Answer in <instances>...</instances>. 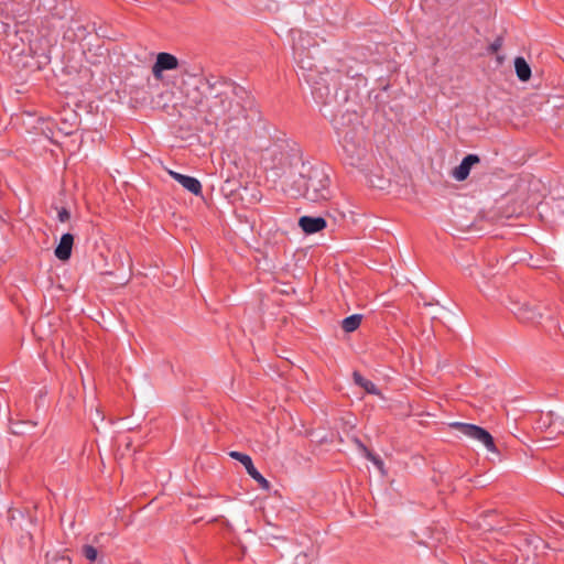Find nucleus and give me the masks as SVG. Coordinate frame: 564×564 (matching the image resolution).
Returning <instances> with one entry per match:
<instances>
[{
  "mask_svg": "<svg viewBox=\"0 0 564 564\" xmlns=\"http://www.w3.org/2000/svg\"><path fill=\"white\" fill-rule=\"evenodd\" d=\"M230 457H232L234 459L240 462L248 475L258 482L259 487L264 489V490H269L271 485L270 482L258 471V469L254 467L253 463H252V459L249 455L245 454V453H240V452H230L229 453Z\"/></svg>",
  "mask_w": 564,
  "mask_h": 564,
  "instance_id": "nucleus-5",
  "label": "nucleus"
},
{
  "mask_svg": "<svg viewBox=\"0 0 564 564\" xmlns=\"http://www.w3.org/2000/svg\"><path fill=\"white\" fill-rule=\"evenodd\" d=\"M89 31L86 25L80 24L79 22H72V24L64 32V37L74 42V41H83L87 37Z\"/></svg>",
  "mask_w": 564,
  "mask_h": 564,
  "instance_id": "nucleus-12",
  "label": "nucleus"
},
{
  "mask_svg": "<svg viewBox=\"0 0 564 564\" xmlns=\"http://www.w3.org/2000/svg\"><path fill=\"white\" fill-rule=\"evenodd\" d=\"M57 218L61 223H66L70 218V213L66 207H61L57 209Z\"/></svg>",
  "mask_w": 564,
  "mask_h": 564,
  "instance_id": "nucleus-17",
  "label": "nucleus"
},
{
  "mask_svg": "<svg viewBox=\"0 0 564 564\" xmlns=\"http://www.w3.org/2000/svg\"><path fill=\"white\" fill-rule=\"evenodd\" d=\"M479 161L480 159L477 154H467L460 164L454 169L453 177L459 182L465 181L469 176L471 167Z\"/></svg>",
  "mask_w": 564,
  "mask_h": 564,
  "instance_id": "nucleus-9",
  "label": "nucleus"
},
{
  "mask_svg": "<svg viewBox=\"0 0 564 564\" xmlns=\"http://www.w3.org/2000/svg\"><path fill=\"white\" fill-rule=\"evenodd\" d=\"M178 67V59L175 55L166 52H161L156 55V59L152 66V74L155 79L163 78V72L173 70Z\"/></svg>",
  "mask_w": 564,
  "mask_h": 564,
  "instance_id": "nucleus-6",
  "label": "nucleus"
},
{
  "mask_svg": "<svg viewBox=\"0 0 564 564\" xmlns=\"http://www.w3.org/2000/svg\"><path fill=\"white\" fill-rule=\"evenodd\" d=\"M74 245V236L69 232L62 235L58 245L54 250V254L58 260L67 261L72 256Z\"/></svg>",
  "mask_w": 564,
  "mask_h": 564,
  "instance_id": "nucleus-11",
  "label": "nucleus"
},
{
  "mask_svg": "<svg viewBox=\"0 0 564 564\" xmlns=\"http://www.w3.org/2000/svg\"><path fill=\"white\" fill-rule=\"evenodd\" d=\"M82 554L90 563L98 562V564H105L102 557L98 558V550L90 544H85L82 547Z\"/></svg>",
  "mask_w": 564,
  "mask_h": 564,
  "instance_id": "nucleus-16",
  "label": "nucleus"
},
{
  "mask_svg": "<svg viewBox=\"0 0 564 564\" xmlns=\"http://www.w3.org/2000/svg\"><path fill=\"white\" fill-rule=\"evenodd\" d=\"M502 45V39L501 37H497L488 47V51L490 53H497L500 47Z\"/></svg>",
  "mask_w": 564,
  "mask_h": 564,
  "instance_id": "nucleus-18",
  "label": "nucleus"
},
{
  "mask_svg": "<svg viewBox=\"0 0 564 564\" xmlns=\"http://www.w3.org/2000/svg\"><path fill=\"white\" fill-rule=\"evenodd\" d=\"M361 319L362 315L352 314L343 319L341 327L346 333H352L360 326Z\"/></svg>",
  "mask_w": 564,
  "mask_h": 564,
  "instance_id": "nucleus-15",
  "label": "nucleus"
},
{
  "mask_svg": "<svg viewBox=\"0 0 564 564\" xmlns=\"http://www.w3.org/2000/svg\"><path fill=\"white\" fill-rule=\"evenodd\" d=\"M291 188L296 196L306 198L313 203L324 202L330 198V178L327 167L322 164H303L300 175L293 181Z\"/></svg>",
  "mask_w": 564,
  "mask_h": 564,
  "instance_id": "nucleus-2",
  "label": "nucleus"
},
{
  "mask_svg": "<svg viewBox=\"0 0 564 564\" xmlns=\"http://www.w3.org/2000/svg\"><path fill=\"white\" fill-rule=\"evenodd\" d=\"M312 94H313L314 98H316V99L317 98H321V99L323 98V94L321 93V88L314 87L312 89Z\"/></svg>",
  "mask_w": 564,
  "mask_h": 564,
  "instance_id": "nucleus-20",
  "label": "nucleus"
},
{
  "mask_svg": "<svg viewBox=\"0 0 564 564\" xmlns=\"http://www.w3.org/2000/svg\"><path fill=\"white\" fill-rule=\"evenodd\" d=\"M299 226L306 235H313L325 229L327 221L324 217L321 216H302L299 219Z\"/></svg>",
  "mask_w": 564,
  "mask_h": 564,
  "instance_id": "nucleus-8",
  "label": "nucleus"
},
{
  "mask_svg": "<svg viewBox=\"0 0 564 564\" xmlns=\"http://www.w3.org/2000/svg\"><path fill=\"white\" fill-rule=\"evenodd\" d=\"M513 314L521 323H539L542 314L540 307L530 303L518 304L513 310Z\"/></svg>",
  "mask_w": 564,
  "mask_h": 564,
  "instance_id": "nucleus-7",
  "label": "nucleus"
},
{
  "mask_svg": "<svg viewBox=\"0 0 564 564\" xmlns=\"http://www.w3.org/2000/svg\"><path fill=\"white\" fill-rule=\"evenodd\" d=\"M208 95L207 113L214 120L232 121L245 118L251 106L250 93L237 83L216 76L205 78Z\"/></svg>",
  "mask_w": 564,
  "mask_h": 564,
  "instance_id": "nucleus-1",
  "label": "nucleus"
},
{
  "mask_svg": "<svg viewBox=\"0 0 564 564\" xmlns=\"http://www.w3.org/2000/svg\"><path fill=\"white\" fill-rule=\"evenodd\" d=\"M352 378H354L355 383L357 386L364 388L366 390V392H368L369 394H375V395L380 394V390L378 389V387L372 381L362 377L360 372L354 371Z\"/></svg>",
  "mask_w": 564,
  "mask_h": 564,
  "instance_id": "nucleus-14",
  "label": "nucleus"
},
{
  "mask_svg": "<svg viewBox=\"0 0 564 564\" xmlns=\"http://www.w3.org/2000/svg\"><path fill=\"white\" fill-rule=\"evenodd\" d=\"M169 174L189 193L196 196L202 195V184L196 177L184 175L174 171H169Z\"/></svg>",
  "mask_w": 564,
  "mask_h": 564,
  "instance_id": "nucleus-10",
  "label": "nucleus"
},
{
  "mask_svg": "<svg viewBox=\"0 0 564 564\" xmlns=\"http://www.w3.org/2000/svg\"><path fill=\"white\" fill-rule=\"evenodd\" d=\"M367 457L371 459L376 465L382 464V462L375 455H372L370 452L367 451Z\"/></svg>",
  "mask_w": 564,
  "mask_h": 564,
  "instance_id": "nucleus-19",
  "label": "nucleus"
},
{
  "mask_svg": "<svg viewBox=\"0 0 564 564\" xmlns=\"http://www.w3.org/2000/svg\"><path fill=\"white\" fill-rule=\"evenodd\" d=\"M514 68H516V74L521 82H527L530 79L531 67L523 57H521V56L516 57Z\"/></svg>",
  "mask_w": 564,
  "mask_h": 564,
  "instance_id": "nucleus-13",
  "label": "nucleus"
},
{
  "mask_svg": "<svg viewBox=\"0 0 564 564\" xmlns=\"http://www.w3.org/2000/svg\"><path fill=\"white\" fill-rule=\"evenodd\" d=\"M449 426L452 429L459 431L466 437L481 443L486 447L487 451H489L491 453L497 452V447L495 445L494 437L487 430H485L478 425H475V424L463 423V422H453L449 424Z\"/></svg>",
  "mask_w": 564,
  "mask_h": 564,
  "instance_id": "nucleus-3",
  "label": "nucleus"
},
{
  "mask_svg": "<svg viewBox=\"0 0 564 564\" xmlns=\"http://www.w3.org/2000/svg\"><path fill=\"white\" fill-rule=\"evenodd\" d=\"M348 122L352 123L351 128L346 127L344 123L336 121L335 128L337 134L343 143V148L346 151H354L360 144V140L357 138V131L361 128V123L358 121L357 115L347 113Z\"/></svg>",
  "mask_w": 564,
  "mask_h": 564,
  "instance_id": "nucleus-4",
  "label": "nucleus"
}]
</instances>
